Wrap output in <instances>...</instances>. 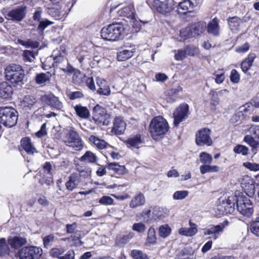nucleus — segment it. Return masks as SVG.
<instances>
[{"instance_id": "obj_1", "label": "nucleus", "mask_w": 259, "mask_h": 259, "mask_svg": "<svg viewBox=\"0 0 259 259\" xmlns=\"http://www.w3.org/2000/svg\"><path fill=\"white\" fill-rule=\"evenodd\" d=\"M5 75L6 80L14 87L24 83L25 71L19 64L12 63L5 68Z\"/></svg>"}, {"instance_id": "obj_2", "label": "nucleus", "mask_w": 259, "mask_h": 259, "mask_svg": "<svg viewBox=\"0 0 259 259\" xmlns=\"http://www.w3.org/2000/svg\"><path fill=\"white\" fill-rule=\"evenodd\" d=\"M167 121L162 116H158L152 119L149 125V132L155 140H158L168 131Z\"/></svg>"}, {"instance_id": "obj_3", "label": "nucleus", "mask_w": 259, "mask_h": 259, "mask_svg": "<svg viewBox=\"0 0 259 259\" xmlns=\"http://www.w3.org/2000/svg\"><path fill=\"white\" fill-rule=\"evenodd\" d=\"M101 36L105 40L116 41L124 36V28L121 23H113L103 27L101 31Z\"/></svg>"}, {"instance_id": "obj_4", "label": "nucleus", "mask_w": 259, "mask_h": 259, "mask_svg": "<svg viewBox=\"0 0 259 259\" xmlns=\"http://www.w3.org/2000/svg\"><path fill=\"white\" fill-rule=\"evenodd\" d=\"M18 112L10 107H0V121L6 127H11L17 122Z\"/></svg>"}, {"instance_id": "obj_5", "label": "nucleus", "mask_w": 259, "mask_h": 259, "mask_svg": "<svg viewBox=\"0 0 259 259\" xmlns=\"http://www.w3.org/2000/svg\"><path fill=\"white\" fill-rule=\"evenodd\" d=\"M206 24L203 22H199L188 26L180 31V36L183 39L187 38L195 37L202 33L206 28Z\"/></svg>"}, {"instance_id": "obj_6", "label": "nucleus", "mask_w": 259, "mask_h": 259, "mask_svg": "<svg viewBox=\"0 0 259 259\" xmlns=\"http://www.w3.org/2000/svg\"><path fill=\"white\" fill-rule=\"evenodd\" d=\"M42 253V249L34 246H25L17 252L19 259H39Z\"/></svg>"}, {"instance_id": "obj_7", "label": "nucleus", "mask_w": 259, "mask_h": 259, "mask_svg": "<svg viewBox=\"0 0 259 259\" xmlns=\"http://www.w3.org/2000/svg\"><path fill=\"white\" fill-rule=\"evenodd\" d=\"M67 131L68 133L64 140L65 144L68 146L72 147L75 150H81L83 145L79 135L72 127Z\"/></svg>"}, {"instance_id": "obj_8", "label": "nucleus", "mask_w": 259, "mask_h": 259, "mask_svg": "<svg viewBox=\"0 0 259 259\" xmlns=\"http://www.w3.org/2000/svg\"><path fill=\"white\" fill-rule=\"evenodd\" d=\"M237 202V198L235 196L228 197L227 199L220 200V204L217 206V209L220 214H231L235 211V205Z\"/></svg>"}, {"instance_id": "obj_9", "label": "nucleus", "mask_w": 259, "mask_h": 259, "mask_svg": "<svg viewBox=\"0 0 259 259\" xmlns=\"http://www.w3.org/2000/svg\"><path fill=\"white\" fill-rule=\"evenodd\" d=\"M236 206L237 210L244 216L250 217L253 213V209L251 201L245 196L237 199Z\"/></svg>"}, {"instance_id": "obj_10", "label": "nucleus", "mask_w": 259, "mask_h": 259, "mask_svg": "<svg viewBox=\"0 0 259 259\" xmlns=\"http://www.w3.org/2000/svg\"><path fill=\"white\" fill-rule=\"evenodd\" d=\"M93 119L98 124L108 125L109 123V115L102 106L97 105L93 109Z\"/></svg>"}, {"instance_id": "obj_11", "label": "nucleus", "mask_w": 259, "mask_h": 259, "mask_svg": "<svg viewBox=\"0 0 259 259\" xmlns=\"http://www.w3.org/2000/svg\"><path fill=\"white\" fill-rule=\"evenodd\" d=\"M119 16L125 17L130 20L131 23H133V27L140 29L141 25L135 18V12L133 4H130L126 6L122 7L117 12Z\"/></svg>"}, {"instance_id": "obj_12", "label": "nucleus", "mask_w": 259, "mask_h": 259, "mask_svg": "<svg viewBox=\"0 0 259 259\" xmlns=\"http://www.w3.org/2000/svg\"><path fill=\"white\" fill-rule=\"evenodd\" d=\"M153 6L159 13L166 14L173 10L174 2L173 0H153Z\"/></svg>"}, {"instance_id": "obj_13", "label": "nucleus", "mask_w": 259, "mask_h": 259, "mask_svg": "<svg viewBox=\"0 0 259 259\" xmlns=\"http://www.w3.org/2000/svg\"><path fill=\"white\" fill-rule=\"evenodd\" d=\"M211 131L207 128L200 130L196 134V143L198 146H210L212 141L210 138Z\"/></svg>"}, {"instance_id": "obj_14", "label": "nucleus", "mask_w": 259, "mask_h": 259, "mask_svg": "<svg viewBox=\"0 0 259 259\" xmlns=\"http://www.w3.org/2000/svg\"><path fill=\"white\" fill-rule=\"evenodd\" d=\"M26 13L27 7L24 5H22L10 11L7 15L10 20L20 22L26 17Z\"/></svg>"}, {"instance_id": "obj_15", "label": "nucleus", "mask_w": 259, "mask_h": 259, "mask_svg": "<svg viewBox=\"0 0 259 259\" xmlns=\"http://www.w3.org/2000/svg\"><path fill=\"white\" fill-rule=\"evenodd\" d=\"M37 99L33 96L27 95L23 97L21 102V108L26 112L33 111L38 108Z\"/></svg>"}, {"instance_id": "obj_16", "label": "nucleus", "mask_w": 259, "mask_h": 259, "mask_svg": "<svg viewBox=\"0 0 259 259\" xmlns=\"http://www.w3.org/2000/svg\"><path fill=\"white\" fill-rule=\"evenodd\" d=\"M189 106L187 104L180 105L173 113L174 124L177 126L188 116Z\"/></svg>"}, {"instance_id": "obj_17", "label": "nucleus", "mask_w": 259, "mask_h": 259, "mask_svg": "<svg viewBox=\"0 0 259 259\" xmlns=\"http://www.w3.org/2000/svg\"><path fill=\"white\" fill-rule=\"evenodd\" d=\"M40 99L42 103L50 106L52 109L60 110L63 107L62 102L53 94L45 95L41 96Z\"/></svg>"}, {"instance_id": "obj_18", "label": "nucleus", "mask_w": 259, "mask_h": 259, "mask_svg": "<svg viewBox=\"0 0 259 259\" xmlns=\"http://www.w3.org/2000/svg\"><path fill=\"white\" fill-rule=\"evenodd\" d=\"M134 45L124 46L121 48L117 54V59L119 61H124L132 58L135 52Z\"/></svg>"}, {"instance_id": "obj_19", "label": "nucleus", "mask_w": 259, "mask_h": 259, "mask_svg": "<svg viewBox=\"0 0 259 259\" xmlns=\"http://www.w3.org/2000/svg\"><path fill=\"white\" fill-rule=\"evenodd\" d=\"M229 222L225 221L216 226H211L209 228L204 230V234L205 235H212L214 239L218 238L220 234L223 232L224 229L228 226Z\"/></svg>"}, {"instance_id": "obj_20", "label": "nucleus", "mask_w": 259, "mask_h": 259, "mask_svg": "<svg viewBox=\"0 0 259 259\" xmlns=\"http://www.w3.org/2000/svg\"><path fill=\"white\" fill-rule=\"evenodd\" d=\"M81 175L79 172H73L68 177V180L65 183V187L69 191H72L80 184Z\"/></svg>"}, {"instance_id": "obj_21", "label": "nucleus", "mask_w": 259, "mask_h": 259, "mask_svg": "<svg viewBox=\"0 0 259 259\" xmlns=\"http://www.w3.org/2000/svg\"><path fill=\"white\" fill-rule=\"evenodd\" d=\"M126 123L124 120L121 117H115L112 132L116 135H120L124 133Z\"/></svg>"}, {"instance_id": "obj_22", "label": "nucleus", "mask_w": 259, "mask_h": 259, "mask_svg": "<svg viewBox=\"0 0 259 259\" xmlns=\"http://www.w3.org/2000/svg\"><path fill=\"white\" fill-rule=\"evenodd\" d=\"M21 145L28 155H33L34 153H37L36 148L32 145L31 140L29 138H23L21 141Z\"/></svg>"}, {"instance_id": "obj_23", "label": "nucleus", "mask_w": 259, "mask_h": 259, "mask_svg": "<svg viewBox=\"0 0 259 259\" xmlns=\"http://www.w3.org/2000/svg\"><path fill=\"white\" fill-rule=\"evenodd\" d=\"M13 92L12 86L7 82L0 83V98L7 99L10 98Z\"/></svg>"}, {"instance_id": "obj_24", "label": "nucleus", "mask_w": 259, "mask_h": 259, "mask_svg": "<svg viewBox=\"0 0 259 259\" xmlns=\"http://www.w3.org/2000/svg\"><path fill=\"white\" fill-rule=\"evenodd\" d=\"M193 3L190 0H185L180 3L178 6V12L179 14H185L192 11Z\"/></svg>"}, {"instance_id": "obj_25", "label": "nucleus", "mask_w": 259, "mask_h": 259, "mask_svg": "<svg viewBox=\"0 0 259 259\" xmlns=\"http://www.w3.org/2000/svg\"><path fill=\"white\" fill-rule=\"evenodd\" d=\"M133 237V234L128 233L126 234L117 235L115 240L116 245L119 247H123Z\"/></svg>"}, {"instance_id": "obj_26", "label": "nucleus", "mask_w": 259, "mask_h": 259, "mask_svg": "<svg viewBox=\"0 0 259 259\" xmlns=\"http://www.w3.org/2000/svg\"><path fill=\"white\" fill-rule=\"evenodd\" d=\"M190 228H181L179 230L180 234L186 236H193L195 235L197 232V225L192 223L191 221H189Z\"/></svg>"}, {"instance_id": "obj_27", "label": "nucleus", "mask_w": 259, "mask_h": 259, "mask_svg": "<svg viewBox=\"0 0 259 259\" xmlns=\"http://www.w3.org/2000/svg\"><path fill=\"white\" fill-rule=\"evenodd\" d=\"M145 203V198L143 194L139 192L136 195L130 203V207L133 208L143 205Z\"/></svg>"}, {"instance_id": "obj_28", "label": "nucleus", "mask_w": 259, "mask_h": 259, "mask_svg": "<svg viewBox=\"0 0 259 259\" xmlns=\"http://www.w3.org/2000/svg\"><path fill=\"white\" fill-rule=\"evenodd\" d=\"M27 242L26 239L21 236H15L9 239V243L12 248L17 249L25 245Z\"/></svg>"}, {"instance_id": "obj_29", "label": "nucleus", "mask_w": 259, "mask_h": 259, "mask_svg": "<svg viewBox=\"0 0 259 259\" xmlns=\"http://www.w3.org/2000/svg\"><path fill=\"white\" fill-rule=\"evenodd\" d=\"M207 32L214 36H218L220 33L219 21L216 18H213L209 22L207 26Z\"/></svg>"}, {"instance_id": "obj_30", "label": "nucleus", "mask_w": 259, "mask_h": 259, "mask_svg": "<svg viewBox=\"0 0 259 259\" xmlns=\"http://www.w3.org/2000/svg\"><path fill=\"white\" fill-rule=\"evenodd\" d=\"M125 143L128 147L139 148L143 143L141 136L140 135H137L131 137L125 141Z\"/></svg>"}, {"instance_id": "obj_31", "label": "nucleus", "mask_w": 259, "mask_h": 259, "mask_svg": "<svg viewBox=\"0 0 259 259\" xmlns=\"http://www.w3.org/2000/svg\"><path fill=\"white\" fill-rule=\"evenodd\" d=\"M255 55L253 53H250L248 57L241 63V68L242 71L246 73L248 71L250 67L252 65Z\"/></svg>"}, {"instance_id": "obj_32", "label": "nucleus", "mask_w": 259, "mask_h": 259, "mask_svg": "<svg viewBox=\"0 0 259 259\" xmlns=\"http://www.w3.org/2000/svg\"><path fill=\"white\" fill-rule=\"evenodd\" d=\"M242 22V20L237 16L230 17L228 19L229 28L233 32L239 30L240 25Z\"/></svg>"}, {"instance_id": "obj_33", "label": "nucleus", "mask_w": 259, "mask_h": 259, "mask_svg": "<svg viewBox=\"0 0 259 259\" xmlns=\"http://www.w3.org/2000/svg\"><path fill=\"white\" fill-rule=\"evenodd\" d=\"M152 213L155 219H161L168 214V211L165 208L160 206H155L153 209Z\"/></svg>"}, {"instance_id": "obj_34", "label": "nucleus", "mask_w": 259, "mask_h": 259, "mask_svg": "<svg viewBox=\"0 0 259 259\" xmlns=\"http://www.w3.org/2000/svg\"><path fill=\"white\" fill-rule=\"evenodd\" d=\"M74 109L77 115L81 118L87 119L90 116V111L87 107L79 104L74 106Z\"/></svg>"}, {"instance_id": "obj_35", "label": "nucleus", "mask_w": 259, "mask_h": 259, "mask_svg": "<svg viewBox=\"0 0 259 259\" xmlns=\"http://www.w3.org/2000/svg\"><path fill=\"white\" fill-rule=\"evenodd\" d=\"M89 139L91 143L99 149H105L109 145L104 140L100 139L94 135L91 136Z\"/></svg>"}, {"instance_id": "obj_36", "label": "nucleus", "mask_w": 259, "mask_h": 259, "mask_svg": "<svg viewBox=\"0 0 259 259\" xmlns=\"http://www.w3.org/2000/svg\"><path fill=\"white\" fill-rule=\"evenodd\" d=\"M107 168L109 170H112L116 174L123 175L126 172V169L123 165H119L116 162H111L108 163Z\"/></svg>"}, {"instance_id": "obj_37", "label": "nucleus", "mask_w": 259, "mask_h": 259, "mask_svg": "<svg viewBox=\"0 0 259 259\" xmlns=\"http://www.w3.org/2000/svg\"><path fill=\"white\" fill-rule=\"evenodd\" d=\"M157 238L156 232L154 228L150 227L148 231L147 237L146 240V245L149 246L156 243Z\"/></svg>"}, {"instance_id": "obj_38", "label": "nucleus", "mask_w": 259, "mask_h": 259, "mask_svg": "<svg viewBox=\"0 0 259 259\" xmlns=\"http://www.w3.org/2000/svg\"><path fill=\"white\" fill-rule=\"evenodd\" d=\"M220 167L217 165H210V164L202 165L200 166V171L202 174L207 172H217L219 171Z\"/></svg>"}, {"instance_id": "obj_39", "label": "nucleus", "mask_w": 259, "mask_h": 259, "mask_svg": "<svg viewBox=\"0 0 259 259\" xmlns=\"http://www.w3.org/2000/svg\"><path fill=\"white\" fill-rule=\"evenodd\" d=\"M80 160L82 162L95 163L97 161V157L93 153L89 151L80 158Z\"/></svg>"}, {"instance_id": "obj_40", "label": "nucleus", "mask_w": 259, "mask_h": 259, "mask_svg": "<svg viewBox=\"0 0 259 259\" xmlns=\"http://www.w3.org/2000/svg\"><path fill=\"white\" fill-rule=\"evenodd\" d=\"M51 74L49 73H41L37 74L35 76V81L37 84H40L46 83L50 80Z\"/></svg>"}, {"instance_id": "obj_41", "label": "nucleus", "mask_w": 259, "mask_h": 259, "mask_svg": "<svg viewBox=\"0 0 259 259\" xmlns=\"http://www.w3.org/2000/svg\"><path fill=\"white\" fill-rule=\"evenodd\" d=\"M37 30L39 33H42L44 30L49 26L53 24V22L47 19H44L38 22Z\"/></svg>"}, {"instance_id": "obj_42", "label": "nucleus", "mask_w": 259, "mask_h": 259, "mask_svg": "<svg viewBox=\"0 0 259 259\" xmlns=\"http://www.w3.org/2000/svg\"><path fill=\"white\" fill-rule=\"evenodd\" d=\"M36 54L29 50H25L23 52L22 56L25 62H32L35 58Z\"/></svg>"}, {"instance_id": "obj_43", "label": "nucleus", "mask_w": 259, "mask_h": 259, "mask_svg": "<svg viewBox=\"0 0 259 259\" xmlns=\"http://www.w3.org/2000/svg\"><path fill=\"white\" fill-rule=\"evenodd\" d=\"M200 160L203 164H211L212 161V156L205 152L200 153L199 155Z\"/></svg>"}, {"instance_id": "obj_44", "label": "nucleus", "mask_w": 259, "mask_h": 259, "mask_svg": "<svg viewBox=\"0 0 259 259\" xmlns=\"http://www.w3.org/2000/svg\"><path fill=\"white\" fill-rule=\"evenodd\" d=\"M170 232L171 229L167 224L162 225L159 228V234L162 238H165L168 237L170 235Z\"/></svg>"}, {"instance_id": "obj_45", "label": "nucleus", "mask_w": 259, "mask_h": 259, "mask_svg": "<svg viewBox=\"0 0 259 259\" xmlns=\"http://www.w3.org/2000/svg\"><path fill=\"white\" fill-rule=\"evenodd\" d=\"M233 151L238 154L246 156L248 154L249 149L248 147L242 145H237L234 147Z\"/></svg>"}, {"instance_id": "obj_46", "label": "nucleus", "mask_w": 259, "mask_h": 259, "mask_svg": "<svg viewBox=\"0 0 259 259\" xmlns=\"http://www.w3.org/2000/svg\"><path fill=\"white\" fill-rule=\"evenodd\" d=\"M131 255L134 259H149L147 255L142 251L134 249L131 251Z\"/></svg>"}, {"instance_id": "obj_47", "label": "nucleus", "mask_w": 259, "mask_h": 259, "mask_svg": "<svg viewBox=\"0 0 259 259\" xmlns=\"http://www.w3.org/2000/svg\"><path fill=\"white\" fill-rule=\"evenodd\" d=\"M54 66L58 67L62 70H64L65 69L63 68L64 66L62 65V63H65L68 64L67 59L61 55L56 56L54 58Z\"/></svg>"}, {"instance_id": "obj_48", "label": "nucleus", "mask_w": 259, "mask_h": 259, "mask_svg": "<svg viewBox=\"0 0 259 259\" xmlns=\"http://www.w3.org/2000/svg\"><path fill=\"white\" fill-rule=\"evenodd\" d=\"M244 141L248 144L253 149H256L258 145V142L254 140V139L250 135H246L244 138Z\"/></svg>"}, {"instance_id": "obj_49", "label": "nucleus", "mask_w": 259, "mask_h": 259, "mask_svg": "<svg viewBox=\"0 0 259 259\" xmlns=\"http://www.w3.org/2000/svg\"><path fill=\"white\" fill-rule=\"evenodd\" d=\"M50 253L54 257L62 259L64 253V249L62 248H55L51 250Z\"/></svg>"}, {"instance_id": "obj_50", "label": "nucleus", "mask_w": 259, "mask_h": 259, "mask_svg": "<svg viewBox=\"0 0 259 259\" xmlns=\"http://www.w3.org/2000/svg\"><path fill=\"white\" fill-rule=\"evenodd\" d=\"M189 194L187 190L177 191L173 194L172 197L174 200H182L185 199Z\"/></svg>"}, {"instance_id": "obj_51", "label": "nucleus", "mask_w": 259, "mask_h": 259, "mask_svg": "<svg viewBox=\"0 0 259 259\" xmlns=\"http://www.w3.org/2000/svg\"><path fill=\"white\" fill-rule=\"evenodd\" d=\"M9 251V247L5 238L0 239V256L7 254Z\"/></svg>"}, {"instance_id": "obj_52", "label": "nucleus", "mask_w": 259, "mask_h": 259, "mask_svg": "<svg viewBox=\"0 0 259 259\" xmlns=\"http://www.w3.org/2000/svg\"><path fill=\"white\" fill-rule=\"evenodd\" d=\"M99 203L104 205H112L114 199L109 196H103L99 200Z\"/></svg>"}, {"instance_id": "obj_53", "label": "nucleus", "mask_w": 259, "mask_h": 259, "mask_svg": "<svg viewBox=\"0 0 259 259\" xmlns=\"http://www.w3.org/2000/svg\"><path fill=\"white\" fill-rule=\"evenodd\" d=\"M42 13V9L41 8H37L33 14V20L37 22H39L40 21H41L42 20L44 19L41 18Z\"/></svg>"}, {"instance_id": "obj_54", "label": "nucleus", "mask_w": 259, "mask_h": 259, "mask_svg": "<svg viewBox=\"0 0 259 259\" xmlns=\"http://www.w3.org/2000/svg\"><path fill=\"white\" fill-rule=\"evenodd\" d=\"M97 93L100 95L108 96L111 93V91L107 84L102 85L97 90Z\"/></svg>"}, {"instance_id": "obj_55", "label": "nucleus", "mask_w": 259, "mask_h": 259, "mask_svg": "<svg viewBox=\"0 0 259 259\" xmlns=\"http://www.w3.org/2000/svg\"><path fill=\"white\" fill-rule=\"evenodd\" d=\"M243 166L251 171H256L259 170V164L245 162L243 163Z\"/></svg>"}, {"instance_id": "obj_56", "label": "nucleus", "mask_w": 259, "mask_h": 259, "mask_svg": "<svg viewBox=\"0 0 259 259\" xmlns=\"http://www.w3.org/2000/svg\"><path fill=\"white\" fill-rule=\"evenodd\" d=\"M230 78V80L232 82L234 83H238L240 79V74L236 69H232L231 72Z\"/></svg>"}, {"instance_id": "obj_57", "label": "nucleus", "mask_w": 259, "mask_h": 259, "mask_svg": "<svg viewBox=\"0 0 259 259\" xmlns=\"http://www.w3.org/2000/svg\"><path fill=\"white\" fill-rule=\"evenodd\" d=\"M53 183V179L52 177H43L39 179V183L44 187L49 188V186Z\"/></svg>"}, {"instance_id": "obj_58", "label": "nucleus", "mask_w": 259, "mask_h": 259, "mask_svg": "<svg viewBox=\"0 0 259 259\" xmlns=\"http://www.w3.org/2000/svg\"><path fill=\"white\" fill-rule=\"evenodd\" d=\"M132 230L138 233H143L146 230V226L142 223H135L132 226Z\"/></svg>"}, {"instance_id": "obj_59", "label": "nucleus", "mask_w": 259, "mask_h": 259, "mask_svg": "<svg viewBox=\"0 0 259 259\" xmlns=\"http://www.w3.org/2000/svg\"><path fill=\"white\" fill-rule=\"evenodd\" d=\"M250 48V46L248 43L245 42L243 45L237 47L235 49V52L239 54H244L247 52Z\"/></svg>"}, {"instance_id": "obj_60", "label": "nucleus", "mask_w": 259, "mask_h": 259, "mask_svg": "<svg viewBox=\"0 0 259 259\" xmlns=\"http://www.w3.org/2000/svg\"><path fill=\"white\" fill-rule=\"evenodd\" d=\"M251 232L259 237V220L253 222L250 225Z\"/></svg>"}, {"instance_id": "obj_61", "label": "nucleus", "mask_w": 259, "mask_h": 259, "mask_svg": "<svg viewBox=\"0 0 259 259\" xmlns=\"http://www.w3.org/2000/svg\"><path fill=\"white\" fill-rule=\"evenodd\" d=\"M67 95L70 100H75L83 97V93L80 91L69 92Z\"/></svg>"}, {"instance_id": "obj_62", "label": "nucleus", "mask_w": 259, "mask_h": 259, "mask_svg": "<svg viewBox=\"0 0 259 259\" xmlns=\"http://www.w3.org/2000/svg\"><path fill=\"white\" fill-rule=\"evenodd\" d=\"M186 55L194 56L196 54L198 53V49L196 47L194 46H187L185 48Z\"/></svg>"}, {"instance_id": "obj_63", "label": "nucleus", "mask_w": 259, "mask_h": 259, "mask_svg": "<svg viewBox=\"0 0 259 259\" xmlns=\"http://www.w3.org/2000/svg\"><path fill=\"white\" fill-rule=\"evenodd\" d=\"M246 195H248L249 197H252L255 194V186L253 184H250L248 186V188H246L244 189Z\"/></svg>"}, {"instance_id": "obj_64", "label": "nucleus", "mask_w": 259, "mask_h": 259, "mask_svg": "<svg viewBox=\"0 0 259 259\" xmlns=\"http://www.w3.org/2000/svg\"><path fill=\"white\" fill-rule=\"evenodd\" d=\"M176 52V51H175ZM185 50H179L175 53V58L178 61L183 60L186 57Z\"/></svg>"}]
</instances>
